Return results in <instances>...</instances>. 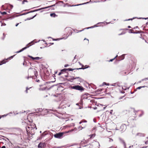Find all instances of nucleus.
Instances as JSON below:
<instances>
[{
  "label": "nucleus",
  "instance_id": "nucleus-1",
  "mask_svg": "<svg viewBox=\"0 0 148 148\" xmlns=\"http://www.w3.org/2000/svg\"><path fill=\"white\" fill-rule=\"evenodd\" d=\"M29 76L27 77V79H28L29 77L33 78V77L36 76L37 77V72L36 69L34 68H30L28 70Z\"/></svg>",
  "mask_w": 148,
  "mask_h": 148
},
{
  "label": "nucleus",
  "instance_id": "nucleus-2",
  "mask_svg": "<svg viewBox=\"0 0 148 148\" xmlns=\"http://www.w3.org/2000/svg\"><path fill=\"white\" fill-rule=\"evenodd\" d=\"M76 79H78V81L80 82L82 81V79L80 78L79 77H74L73 76L69 77L68 78V80L72 82L73 81V80Z\"/></svg>",
  "mask_w": 148,
  "mask_h": 148
},
{
  "label": "nucleus",
  "instance_id": "nucleus-3",
  "mask_svg": "<svg viewBox=\"0 0 148 148\" xmlns=\"http://www.w3.org/2000/svg\"><path fill=\"white\" fill-rule=\"evenodd\" d=\"M71 88L73 89L81 91H82L84 90V88L83 87L79 85L71 86Z\"/></svg>",
  "mask_w": 148,
  "mask_h": 148
},
{
  "label": "nucleus",
  "instance_id": "nucleus-4",
  "mask_svg": "<svg viewBox=\"0 0 148 148\" xmlns=\"http://www.w3.org/2000/svg\"><path fill=\"white\" fill-rule=\"evenodd\" d=\"M64 134L63 132H60L55 134L54 136L55 138L61 139L63 137Z\"/></svg>",
  "mask_w": 148,
  "mask_h": 148
},
{
  "label": "nucleus",
  "instance_id": "nucleus-5",
  "mask_svg": "<svg viewBox=\"0 0 148 148\" xmlns=\"http://www.w3.org/2000/svg\"><path fill=\"white\" fill-rule=\"evenodd\" d=\"M34 40H33V41H31V42H30V43H29L27 45V47H25L24 48H22V49H21L19 51H17L15 53H20L22 51H23L24 50L26 49L27 48V47H29L30 46H31V45H30L29 46H28V45H29V44H32V45L34 44Z\"/></svg>",
  "mask_w": 148,
  "mask_h": 148
},
{
  "label": "nucleus",
  "instance_id": "nucleus-6",
  "mask_svg": "<svg viewBox=\"0 0 148 148\" xmlns=\"http://www.w3.org/2000/svg\"><path fill=\"white\" fill-rule=\"evenodd\" d=\"M116 58V60L120 61L123 59L124 58V56H116L115 57L112 59H110L109 61V62H112L114 60L115 58Z\"/></svg>",
  "mask_w": 148,
  "mask_h": 148
},
{
  "label": "nucleus",
  "instance_id": "nucleus-7",
  "mask_svg": "<svg viewBox=\"0 0 148 148\" xmlns=\"http://www.w3.org/2000/svg\"><path fill=\"white\" fill-rule=\"evenodd\" d=\"M13 56H11L9 58H8L7 59H5L4 60H3V61H1L0 63V65H1L2 64H3L6 63V62H7L8 61L7 60H10L11 59H12L13 58Z\"/></svg>",
  "mask_w": 148,
  "mask_h": 148
},
{
  "label": "nucleus",
  "instance_id": "nucleus-8",
  "mask_svg": "<svg viewBox=\"0 0 148 148\" xmlns=\"http://www.w3.org/2000/svg\"><path fill=\"white\" fill-rule=\"evenodd\" d=\"M55 5V4H54V5H51L50 6H48V7H45V8H42L39 9H37L35 10H34V11H35L36 12L37 11H39V10H42V9H46V8H50V7H53V6H54Z\"/></svg>",
  "mask_w": 148,
  "mask_h": 148
},
{
  "label": "nucleus",
  "instance_id": "nucleus-9",
  "mask_svg": "<svg viewBox=\"0 0 148 148\" xmlns=\"http://www.w3.org/2000/svg\"><path fill=\"white\" fill-rule=\"evenodd\" d=\"M119 141H120V142L123 143L124 146V147H126V144H125V142H124V140L123 139H122V138H119Z\"/></svg>",
  "mask_w": 148,
  "mask_h": 148
},
{
  "label": "nucleus",
  "instance_id": "nucleus-10",
  "mask_svg": "<svg viewBox=\"0 0 148 148\" xmlns=\"http://www.w3.org/2000/svg\"><path fill=\"white\" fill-rule=\"evenodd\" d=\"M44 110H42V108H38L36 110V111L37 112H42V114L43 115L44 114L43 113V112L44 111H43Z\"/></svg>",
  "mask_w": 148,
  "mask_h": 148
},
{
  "label": "nucleus",
  "instance_id": "nucleus-11",
  "mask_svg": "<svg viewBox=\"0 0 148 148\" xmlns=\"http://www.w3.org/2000/svg\"><path fill=\"white\" fill-rule=\"evenodd\" d=\"M44 145L43 143H40L38 145V147L39 148H42L44 146Z\"/></svg>",
  "mask_w": 148,
  "mask_h": 148
},
{
  "label": "nucleus",
  "instance_id": "nucleus-12",
  "mask_svg": "<svg viewBox=\"0 0 148 148\" xmlns=\"http://www.w3.org/2000/svg\"><path fill=\"white\" fill-rule=\"evenodd\" d=\"M29 58L34 60H39L41 58L40 57H33L32 56H29Z\"/></svg>",
  "mask_w": 148,
  "mask_h": 148
},
{
  "label": "nucleus",
  "instance_id": "nucleus-13",
  "mask_svg": "<svg viewBox=\"0 0 148 148\" xmlns=\"http://www.w3.org/2000/svg\"><path fill=\"white\" fill-rule=\"evenodd\" d=\"M15 16L13 15L12 16L10 17L4 19L3 20H5V21H7L8 20V19H12L13 18H14L15 17Z\"/></svg>",
  "mask_w": 148,
  "mask_h": 148
},
{
  "label": "nucleus",
  "instance_id": "nucleus-14",
  "mask_svg": "<svg viewBox=\"0 0 148 148\" xmlns=\"http://www.w3.org/2000/svg\"><path fill=\"white\" fill-rule=\"evenodd\" d=\"M40 88H39V90H45L46 88V87L45 86L41 88V87L43 86L42 85H40Z\"/></svg>",
  "mask_w": 148,
  "mask_h": 148
},
{
  "label": "nucleus",
  "instance_id": "nucleus-15",
  "mask_svg": "<svg viewBox=\"0 0 148 148\" xmlns=\"http://www.w3.org/2000/svg\"><path fill=\"white\" fill-rule=\"evenodd\" d=\"M27 128L29 129V130H33V129H32V125H31L28 126L26 128L27 131L28 132V131H29V130H28Z\"/></svg>",
  "mask_w": 148,
  "mask_h": 148
},
{
  "label": "nucleus",
  "instance_id": "nucleus-16",
  "mask_svg": "<svg viewBox=\"0 0 148 148\" xmlns=\"http://www.w3.org/2000/svg\"><path fill=\"white\" fill-rule=\"evenodd\" d=\"M122 128H123V130H121V131H124V130H125L126 129V126L125 125H121V128L122 129Z\"/></svg>",
  "mask_w": 148,
  "mask_h": 148
},
{
  "label": "nucleus",
  "instance_id": "nucleus-17",
  "mask_svg": "<svg viewBox=\"0 0 148 148\" xmlns=\"http://www.w3.org/2000/svg\"><path fill=\"white\" fill-rule=\"evenodd\" d=\"M50 16H51L53 17H55L57 16V15H56L55 13H51L50 14Z\"/></svg>",
  "mask_w": 148,
  "mask_h": 148
},
{
  "label": "nucleus",
  "instance_id": "nucleus-18",
  "mask_svg": "<svg viewBox=\"0 0 148 148\" xmlns=\"http://www.w3.org/2000/svg\"><path fill=\"white\" fill-rule=\"evenodd\" d=\"M36 14L35 15H34V16H33L32 17H31V18H27L26 19H25V21H26L27 20H30L31 19H33V18H34L36 16Z\"/></svg>",
  "mask_w": 148,
  "mask_h": 148
},
{
  "label": "nucleus",
  "instance_id": "nucleus-19",
  "mask_svg": "<svg viewBox=\"0 0 148 148\" xmlns=\"http://www.w3.org/2000/svg\"><path fill=\"white\" fill-rule=\"evenodd\" d=\"M89 2H86V3H82V4H77V5H75L74 6H79V5H82L86 4H87Z\"/></svg>",
  "mask_w": 148,
  "mask_h": 148
},
{
  "label": "nucleus",
  "instance_id": "nucleus-20",
  "mask_svg": "<svg viewBox=\"0 0 148 148\" xmlns=\"http://www.w3.org/2000/svg\"><path fill=\"white\" fill-rule=\"evenodd\" d=\"M28 13H29V12H25V13H23L22 14H20V15H18V16H15L16 17H17V16H21L23 15H25L27 14H28Z\"/></svg>",
  "mask_w": 148,
  "mask_h": 148
},
{
  "label": "nucleus",
  "instance_id": "nucleus-21",
  "mask_svg": "<svg viewBox=\"0 0 148 148\" xmlns=\"http://www.w3.org/2000/svg\"><path fill=\"white\" fill-rule=\"evenodd\" d=\"M90 29V27H87L86 28H84V29H83L82 30H79V31H78V30H76L77 31V33H78V32H81L83 31L84 30V29Z\"/></svg>",
  "mask_w": 148,
  "mask_h": 148
},
{
  "label": "nucleus",
  "instance_id": "nucleus-22",
  "mask_svg": "<svg viewBox=\"0 0 148 148\" xmlns=\"http://www.w3.org/2000/svg\"><path fill=\"white\" fill-rule=\"evenodd\" d=\"M95 134H93L89 136L90 137V138H93L95 137Z\"/></svg>",
  "mask_w": 148,
  "mask_h": 148
},
{
  "label": "nucleus",
  "instance_id": "nucleus-23",
  "mask_svg": "<svg viewBox=\"0 0 148 148\" xmlns=\"http://www.w3.org/2000/svg\"><path fill=\"white\" fill-rule=\"evenodd\" d=\"M32 127L33 130L34 129H35L36 130L37 129L36 125L34 124L33 125H32Z\"/></svg>",
  "mask_w": 148,
  "mask_h": 148
},
{
  "label": "nucleus",
  "instance_id": "nucleus-24",
  "mask_svg": "<svg viewBox=\"0 0 148 148\" xmlns=\"http://www.w3.org/2000/svg\"><path fill=\"white\" fill-rule=\"evenodd\" d=\"M0 22L1 23V26H4L6 25V24L5 23H2L1 21H0Z\"/></svg>",
  "mask_w": 148,
  "mask_h": 148
},
{
  "label": "nucleus",
  "instance_id": "nucleus-25",
  "mask_svg": "<svg viewBox=\"0 0 148 148\" xmlns=\"http://www.w3.org/2000/svg\"><path fill=\"white\" fill-rule=\"evenodd\" d=\"M139 31H138V32H133L132 31L129 32V33H133V34H138V33H140L139 32Z\"/></svg>",
  "mask_w": 148,
  "mask_h": 148
},
{
  "label": "nucleus",
  "instance_id": "nucleus-26",
  "mask_svg": "<svg viewBox=\"0 0 148 148\" xmlns=\"http://www.w3.org/2000/svg\"><path fill=\"white\" fill-rule=\"evenodd\" d=\"M111 86H118V84L117 83H114V84H112L111 85Z\"/></svg>",
  "mask_w": 148,
  "mask_h": 148
},
{
  "label": "nucleus",
  "instance_id": "nucleus-27",
  "mask_svg": "<svg viewBox=\"0 0 148 148\" xmlns=\"http://www.w3.org/2000/svg\"><path fill=\"white\" fill-rule=\"evenodd\" d=\"M65 30H68L71 31V28L70 27H67L65 28Z\"/></svg>",
  "mask_w": 148,
  "mask_h": 148
},
{
  "label": "nucleus",
  "instance_id": "nucleus-28",
  "mask_svg": "<svg viewBox=\"0 0 148 148\" xmlns=\"http://www.w3.org/2000/svg\"><path fill=\"white\" fill-rule=\"evenodd\" d=\"M1 14L2 15H5L7 14V13L5 12H1Z\"/></svg>",
  "mask_w": 148,
  "mask_h": 148
},
{
  "label": "nucleus",
  "instance_id": "nucleus-29",
  "mask_svg": "<svg viewBox=\"0 0 148 148\" xmlns=\"http://www.w3.org/2000/svg\"><path fill=\"white\" fill-rule=\"evenodd\" d=\"M5 37V35L4 33L3 34V37L2 38V39L3 40H4Z\"/></svg>",
  "mask_w": 148,
  "mask_h": 148
},
{
  "label": "nucleus",
  "instance_id": "nucleus-30",
  "mask_svg": "<svg viewBox=\"0 0 148 148\" xmlns=\"http://www.w3.org/2000/svg\"><path fill=\"white\" fill-rule=\"evenodd\" d=\"M86 66V67L85 68H79V69H86V68H88V66Z\"/></svg>",
  "mask_w": 148,
  "mask_h": 148
},
{
  "label": "nucleus",
  "instance_id": "nucleus-31",
  "mask_svg": "<svg viewBox=\"0 0 148 148\" xmlns=\"http://www.w3.org/2000/svg\"><path fill=\"white\" fill-rule=\"evenodd\" d=\"M66 70H67V69H64L61 70V72H65L66 71Z\"/></svg>",
  "mask_w": 148,
  "mask_h": 148
},
{
  "label": "nucleus",
  "instance_id": "nucleus-32",
  "mask_svg": "<svg viewBox=\"0 0 148 148\" xmlns=\"http://www.w3.org/2000/svg\"><path fill=\"white\" fill-rule=\"evenodd\" d=\"M73 69L71 68H69L67 69V70H68L69 71H73Z\"/></svg>",
  "mask_w": 148,
  "mask_h": 148
},
{
  "label": "nucleus",
  "instance_id": "nucleus-33",
  "mask_svg": "<svg viewBox=\"0 0 148 148\" xmlns=\"http://www.w3.org/2000/svg\"><path fill=\"white\" fill-rule=\"evenodd\" d=\"M7 115V114L4 115H2V116H0V119L2 117H4V116H6Z\"/></svg>",
  "mask_w": 148,
  "mask_h": 148
},
{
  "label": "nucleus",
  "instance_id": "nucleus-34",
  "mask_svg": "<svg viewBox=\"0 0 148 148\" xmlns=\"http://www.w3.org/2000/svg\"><path fill=\"white\" fill-rule=\"evenodd\" d=\"M148 80V78H146L145 79H143L142 80V81H143L144 80Z\"/></svg>",
  "mask_w": 148,
  "mask_h": 148
},
{
  "label": "nucleus",
  "instance_id": "nucleus-35",
  "mask_svg": "<svg viewBox=\"0 0 148 148\" xmlns=\"http://www.w3.org/2000/svg\"><path fill=\"white\" fill-rule=\"evenodd\" d=\"M144 87H145L144 86H142V87H140H140H138V88H137V89H140L141 88Z\"/></svg>",
  "mask_w": 148,
  "mask_h": 148
},
{
  "label": "nucleus",
  "instance_id": "nucleus-36",
  "mask_svg": "<svg viewBox=\"0 0 148 148\" xmlns=\"http://www.w3.org/2000/svg\"><path fill=\"white\" fill-rule=\"evenodd\" d=\"M139 19H148V17L147 18H139Z\"/></svg>",
  "mask_w": 148,
  "mask_h": 148
},
{
  "label": "nucleus",
  "instance_id": "nucleus-37",
  "mask_svg": "<svg viewBox=\"0 0 148 148\" xmlns=\"http://www.w3.org/2000/svg\"><path fill=\"white\" fill-rule=\"evenodd\" d=\"M125 34V33L123 32L121 33V34H119V35L120 36V35H122L124 34Z\"/></svg>",
  "mask_w": 148,
  "mask_h": 148
},
{
  "label": "nucleus",
  "instance_id": "nucleus-38",
  "mask_svg": "<svg viewBox=\"0 0 148 148\" xmlns=\"http://www.w3.org/2000/svg\"><path fill=\"white\" fill-rule=\"evenodd\" d=\"M36 12L35 11H34V10H32V11H31L29 12H29V13H31V12Z\"/></svg>",
  "mask_w": 148,
  "mask_h": 148
},
{
  "label": "nucleus",
  "instance_id": "nucleus-39",
  "mask_svg": "<svg viewBox=\"0 0 148 148\" xmlns=\"http://www.w3.org/2000/svg\"><path fill=\"white\" fill-rule=\"evenodd\" d=\"M29 89V88H28L27 87L26 88V93H27V91Z\"/></svg>",
  "mask_w": 148,
  "mask_h": 148
},
{
  "label": "nucleus",
  "instance_id": "nucleus-40",
  "mask_svg": "<svg viewBox=\"0 0 148 148\" xmlns=\"http://www.w3.org/2000/svg\"><path fill=\"white\" fill-rule=\"evenodd\" d=\"M72 32H70L69 35L68 36H70V35H71L72 34Z\"/></svg>",
  "mask_w": 148,
  "mask_h": 148
},
{
  "label": "nucleus",
  "instance_id": "nucleus-41",
  "mask_svg": "<svg viewBox=\"0 0 148 148\" xmlns=\"http://www.w3.org/2000/svg\"><path fill=\"white\" fill-rule=\"evenodd\" d=\"M103 85L105 84L107 85H109V84H106L105 82H103Z\"/></svg>",
  "mask_w": 148,
  "mask_h": 148
},
{
  "label": "nucleus",
  "instance_id": "nucleus-42",
  "mask_svg": "<svg viewBox=\"0 0 148 148\" xmlns=\"http://www.w3.org/2000/svg\"><path fill=\"white\" fill-rule=\"evenodd\" d=\"M87 40V41H88L87 43H88V42H89V40H88L87 39H86V38H85L84 39V40Z\"/></svg>",
  "mask_w": 148,
  "mask_h": 148
},
{
  "label": "nucleus",
  "instance_id": "nucleus-43",
  "mask_svg": "<svg viewBox=\"0 0 148 148\" xmlns=\"http://www.w3.org/2000/svg\"><path fill=\"white\" fill-rule=\"evenodd\" d=\"M84 97H86V96L85 94H84L82 95V97H84Z\"/></svg>",
  "mask_w": 148,
  "mask_h": 148
},
{
  "label": "nucleus",
  "instance_id": "nucleus-44",
  "mask_svg": "<svg viewBox=\"0 0 148 148\" xmlns=\"http://www.w3.org/2000/svg\"><path fill=\"white\" fill-rule=\"evenodd\" d=\"M68 66V64H65V65H64V67H67V66Z\"/></svg>",
  "mask_w": 148,
  "mask_h": 148
},
{
  "label": "nucleus",
  "instance_id": "nucleus-45",
  "mask_svg": "<svg viewBox=\"0 0 148 148\" xmlns=\"http://www.w3.org/2000/svg\"><path fill=\"white\" fill-rule=\"evenodd\" d=\"M79 128L80 129V128H81V130H82V129L83 128V127H81V126H79Z\"/></svg>",
  "mask_w": 148,
  "mask_h": 148
},
{
  "label": "nucleus",
  "instance_id": "nucleus-46",
  "mask_svg": "<svg viewBox=\"0 0 148 148\" xmlns=\"http://www.w3.org/2000/svg\"><path fill=\"white\" fill-rule=\"evenodd\" d=\"M130 19H128L125 20H124V21H130Z\"/></svg>",
  "mask_w": 148,
  "mask_h": 148
},
{
  "label": "nucleus",
  "instance_id": "nucleus-47",
  "mask_svg": "<svg viewBox=\"0 0 148 148\" xmlns=\"http://www.w3.org/2000/svg\"><path fill=\"white\" fill-rule=\"evenodd\" d=\"M136 17H133L132 18H130V20H132L133 19H134V18H135Z\"/></svg>",
  "mask_w": 148,
  "mask_h": 148
},
{
  "label": "nucleus",
  "instance_id": "nucleus-48",
  "mask_svg": "<svg viewBox=\"0 0 148 148\" xmlns=\"http://www.w3.org/2000/svg\"><path fill=\"white\" fill-rule=\"evenodd\" d=\"M18 24H19V23H16V25H15V26H16V27H17V26H18Z\"/></svg>",
  "mask_w": 148,
  "mask_h": 148
},
{
  "label": "nucleus",
  "instance_id": "nucleus-49",
  "mask_svg": "<svg viewBox=\"0 0 148 148\" xmlns=\"http://www.w3.org/2000/svg\"><path fill=\"white\" fill-rule=\"evenodd\" d=\"M4 137V136H0V140H1V139L2 138H1V137Z\"/></svg>",
  "mask_w": 148,
  "mask_h": 148
},
{
  "label": "nucleus",
  "instance_id": "nucleus-50",
  "mask_svg": "<svg viewBox=\"0 0 148 148\" xmlns=\"http://www.w3.org/2000/svg\"><path fill=\"white\" fill-rule=\"evenodd\" d=\"M90 28H94V26H91L90 27Z\"/></svg>",
  "mask_w": 148,
  "mask_h": 148
},
{
  "label": "nucleus",
  "instance_id": "nucleus-51",
  "mask_svg": "<svg viewBox=\"0 0 148 148\" xmlns=\"http://www.w3.org/2000/svg\"><path fill=\"white\" fill-rule=\"evenodd\" d=\"M112 111H113V110H111L110 111V114H112Z\"/></svg>",
  "mask_w": 148,
  "mask_h": 148
},
{
  "label": "nucleus",
  "instance_id": "nucleus-52",
  "mask_svg": "<svg viewBox=\"0 0 148 148\" xmlns=\"http://www.w3.org/2000/svg\"><path fill=\"white\" fill-rule=\"evenodd\" d=\"M83 122V121H80L79 122V124H81V123H82Z\"/></svg>",
  "mask_w": 148,
  "mask_h": 148
},
{
  "label": "nucleus",
  "instance_id": "nucleus-53",
  "mask_svg": "<svg viewBox=\"0 0 148 148\" xmlns=\"http://www.w3.org/2000/svg\"><path fill=\"white\" fill-rule=\"evenodd\" d=\"M113 141V139H110V142H111V141Z\"/></svg>",
  "mask_w": 148,
  "mask_h": 148
},
{
  "label": "nucleus",
  "instance_id": "nucleus-54",
  "mask_svg": "<svg viewBox=\"0 0 148 148\" xmlns=\"http://www.w3.org/2000/svg\"><path fill=\"white\" fill-rule=\"evenodd\" d=\"M1 148H5V147L4 146H3Z\"/></svg>",
  "mask_w": 148,
  "mask_h": 148
},
{
  "label": "nucleus",
  "instance_id": "nucleus-55",
  "mask_svg": "<svg viewBox=\"0 0 148 148\" xmlns=\"http://www.w3.org/2000/svg\"><path fill=\"white\" fill-rule=\"evenodd\" d=\"M133 147V146L132 145V146H130L129 147V148H132V147Z\"/></svg>",
  "mask_w": 148,
  "mask_h": 148
},
{
  "label": "nucleus",
  "instance_id": "nucleus-56",
  "mask_svg": "<svg viewBox=\"0 0 148 148\" xmlns=\"http://www.w3.org/2000/svg\"><path fill=\"white\" fill-rule=\"evenodd\" d=\"M103 23V22H100V23H97V24H100V23Z\"/></svg>",
  "mask_w": 148,
  "mask_h": 148
},
{
  "label": "nucleus",
  "instance_id": "nucleus-57",
  "mask_svg": "<svg viewBox=\"0 0 148 148\" xmlns=\"http://www.w3.org/2000/svg\"><path fill=\"white\" fill-rule=\"evenodd\" d=\"M61 73H62L61 72H60V73H59V74H58V75H60L61 74Z\"/></svg>",
  "mask_w": 148,
  "mask_h": 148
},
{
  "label": "nucleus",
  "instance_id": "nucleus-58",
  "mask_svg": "<svg viewBox=\"0 0 148 148\" xmlns=\"http://www.w3.org/2000/svg\"><path fill=\"white\" fill-rule=\"evenodd\" d=\"M110 23V22H108V23L106 22V23L107 25V24H109V23Z\"/></svg>",
  "mask_w": 148,
  "mask_h": 148
},
{
  "label": "nucleus",
  "instance_id": "nucleus-59",
  "mask_svg": "<svg viewBox=\"0 0 148 148\" xmlns=\"http://www.w3.org/2000/svg\"><path fill=\"white\" fill-rule=\"evenodd\" d=\"M83 121V122H85V123L87 122V121L86 120H84Z\"/></svg>",
  "mask_w": 148,
  "mask_h": 148
},
{
  "label": "nucleus",
  "instance_id": "nucleus-60",
  "mask_svg": "<svg viewBox=\"0 0 148 148\" xmlns=\"http://www.w3.org/2000/svg\"><path fill=\"white\" fill-rule=\"evenodd\" d=\"M24 0V2H27V0Z\"/></svg>",
  "mask_w": 148,
  "mask_h": 148
},
{
  "label": "nucleus",
  "instance_id": "nucleus-61",
  "mask_svg": "<svg viewBox=\"0 0 148 148\" xmlns=\"http://www.w3.org/2000/svg\"><path fill=\"white\" fill-rule=\"evenodd\" d=\"M94 26V27H98V26H97L96 25H94V26Z\"/></svg>",
  "mask_w": 148,
  "mask_h": 148
},
{
  "label": "nucleus",
  "instance_id": "nucleus-62",
  "mask_svg": "<svg viewBox=\"0 0 148 148\" xmlns=\"http://www.w3.org/2000/svg\"><path fill=\"white\" fill-rule=\"evenodd\" d=\"M122 89H123L124 90H126V88H125H125H123V87H122Z\"/></svg>",
  "mask_w": 148,
  "mask_h": 148
},
{
  "label": "nucleus",
  "instance_id": "nucleus-63",
  "mask_svg": "<svg viewBox=\"0 0 148 148\" xmlns=\"http://www.w3.org/2000/svg\"><path fill=\"white\" fill-rule=\"evenodd\" d=\"M24 2V0H23V2H22V3L23 4H24V2Z\"/></svg>",
  "mask_w": 148,
  "mask_h": 148
},
{
  "label": "nucleus",
  "instance_id": "nucleus-64",
  "mask_svg": "<svg viewBox=\"0 0 148 148\" xmlns=\"http://www.w3.org/2000/svg\"><path fill=\"white\" fill-rule=\"evenodd\" d=\"M128 28H130L131 27L130 26H128Z\"/></svg>",
  "mask_w": 148,
  "mask_h": 148
}]
</instances>
